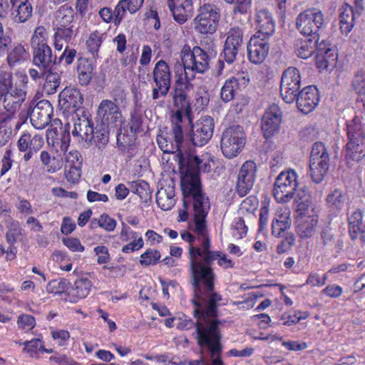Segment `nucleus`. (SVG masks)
Segmentation results:
<instances>
[{
  "label": "nucleus",
  "instance_id": "9d476101",
  "mask_svg": "<svg viewBox=\"0 0 365 365\" xmlns=\"http://www.w3.org/2000/svg\"><path fill=\"white\" fill-rule=\"evenodd\" d=\"M245 144V135L242 127L233 125L227 128L221 138V150L227 158H232L241 151Z\"/></svg>",
  "mask_w": 365,
  "mask_h": 365
},
{
  "label": "nucleus",
  "instance_id": "473e14b6",
  "mask_svg": "<svg viewBox=\"0 0 365 365\" xmlns=\"http://www.w3.org/2000/svg\"><path fill=\"white\" fill-rule=\"evenodd\" d=\"M156 203L163 210H170L176 203L175 187L168 185L160 187L156 193Z\"/></svg>",
  "mask_w": 365,
  "mask_h": 365
},
{
  "label": "nucleus",
  "instance_id": "864d4df0",
  "mask_svg": "<svg viewBox=\"0 0 365 365\" xmlns=\"http://www.w3.org/2000/svg\"><path fill=\"white\" fill-rule=\"evenodd\" d=\"M31 45L32 50L48 46V33L43 26H39L35 29L31 36Z\"/></svg>",
  "mask_w": 365,
  "mask_h": 365
},
{
  "label": "nucleus",
  "instance_id": "c756f323",
  "mask_svg": "<svg viewBox=\"0 0 365 365\" xmlns=\"http://www.w3.org/2000/svg\"><path fill=\"white\" fill-rule=\"evenodd\" d=\"M257 31L255 35L269 37L274 31L275 24L271 13L267 9H262L256 14Z\"/></svg>",
  "mask_w": 365,
  "mask_h": 365
},
{
  "label": "nucleus",
  "instance_id": "09e8293b",
  "mask_svg": "<svg viewBox=\"0 0 365 365\" xmlns=\"http://www.w3.org/2000/svg\"><path fill=\"white\" fill-rule=\"evenodd\" d=\"M258 200L256 197L250 195L242 200L240 205L238 214L241 217H244L247 220L255 219L256 217L254 214L257 210Z\"/></svg>",
  "mask_w": 365,
  "mask_h": 365
},
{
  "label": "nucleus",
  "instance_id": "b1692460",
  "mask_svg": "<svg viewBox=\"0 0 365 365\" xmlns=\"http://www.w3.org/2000/svg\"><path fill=\"white\" fill-rule=\"evenodd\" d=\"M295 201L297 203L296 219L309 218L312 216H318L317 207L312 204L311 197L305 187L299 188L296 193Z\"/></svg>",
  "mask_w": 365,
  "mask_h": 365
},
{
  "label": "nucleus",
  "instance_id": "bb28decb",
  "mask_svg": "<svg viewBox=\"0 0 365 365\" xmlns=\"http://www.w3.org/2000/svg\"><path fill=\"white\" fill-rule=\"evenodd\" d=\"M29 113L23 110L16 115V113L6 110L0 112V130H10L17 133L26 122Z\"/></svg>",
  "mask_w": 365,
  "mask_h": 365
},
{
  "label": "nucleus",
  "instance_id": "f03ea898",
  "mask_svg": "<svg viewBox=\"0 0 365 365\" xmlns=\"http://www.w3.org/2000/svg\"><path fill=\"white\" fill-rule=\"evenodd\" d=\"M183 195V208L179 211V221L188 220L189 212L193 216V231L197 235L198 240H203L204 247L209 244V235L206 217L210 209L208 197L202 190L201 184L197 175L191 180L184 182L182 187Z\"/></svg>",
  "mask_w": 365,
  "mask_h": 365
},
{
  "label": "nucleus",
  "instance_id": "0eeeda50",
  "mask_svg": "<svg viewBox=\"0 0 365 365\" xmlns=\"http://www.w3.org/2000/svg\"><path fill=\"white\" fill-rule=\"evenodd\" d=\"M297 174L294 170L282 172L277 178L273 189V195L278 202H289L299 190Z\"/></svg>",
  "mask_w": 365,
  "mask_h": 365
},
{
  "label": "nucleus",
  "instance_id": "5701e85b",
  "mask_svg": "<svg viewBox=\"0 0 365 365\" xmlns=\"http://www.w3.org/2000/svg\"><path fill=\"white\" fill-rule=\"evenodd\" d=\"M122 227L120 232V240L123 242L129 243L122 247V252L128 254L138 251L144 246V241L140 233L133 230L127 224L122 222Z\"/></svg>",
  "mask_w": 365,
  "mask_h": 365
},
{
  "label": "nucleus",
  "instance_id": "a211bd4d",
  "mask_svg": "<svg viewBox=\"0 0 365 365\" xmlns=\"http://www.w3.org/2000/svg\"><path fill=\"white\" fill-rule=\"evenodd\" d=\"M282 112L279 107L273 104L265 111L262 118L261 128L265 138H269L279 130Z\"/></svg>",
  "mask_w": 365,
  "mask_h": 365
},
{
  "label": "nucleus",
  "instance_id": "69168bd1",
  "mask_svg": "<svg viewBox=\"0 0 365 365\" xmlns=\"http://www.w3.org/2000/svg\"><path fill=\"white\" fill-rule=\"evenodd\" d=\"M24 351L29 353V356L32 358H37V351L43 347V342L40 339H33L30 341H24Z\"/></svg>",
  "mask_w": 365,
  "mask_h": 365
},
{
  "label": "nucleus",
  "instance_id": "20e7f679",
  "mask_svg": "<svg viewBox=\"0 0 365 365\" xmlns=\"http://www.w3.org/2000/svg\"><path fill=\"white\" fill-rule=\"evenodd\" d=\"M197 331L198 344L207 347L210 351L211 356L213 357L211 365H223L220 356L222 346L220 342L221 336L217 323L214 322L205 327L198 326Z\"/></svg>",
  "mask_w": 365,
  "mask_h": 365
},
{
  "label": "nucleus",
  "instance_id": "774afa93",
  "mask_svg": "<svg viewBox=\"0 0 365 365\" xmlns=\"http://www.w3.org/2000/svg\"><path fill=\"white\" fill-rule=\"evenodd\" d=\"M353 88L359 95H365V71H359L352 83Z\"/></svg>",
  "mask_w": 365,
  "mask_h": 365
},
{
  "label": "nucleus",
  "instance_id": "3c124183",
  "mask_svg": "<svg viewBox=\"0 0 365 365\" xmlns=\"http://www.w3.org/2000/svg\"><path fill=\"white\" fill-rule=\"evenodd\" d=\"M29 53L21 44L16 45L9 53L7 61L9 66H14L21 63L29 58Z\"/></svg>",
  "mask_w": 365,
  "mask_h": 365
},
{
  "label": "nucleus",
  "instance_id": "e433bc0d",
  "mask_svg": "<svg viewBox=\"0 0 365 365\" xmlns=\"http://www.w3.org/2000/svg\"><path fill=\"white\" fill-rule=\"evenodd\" d=\"M78 78L81 86H88L93 78V66L86 58L80 57L77 60Z\"/></svg>",
  "mask_w": 365,
  "mask_h": 365
},
{
  "label": "nucleus",
  "instance_id": "2eb2a0df",
  "mask_svg": "<svg viewBox=\"0 0 365 365\" xmlns=\"http://www.w3.org/2000/svg\"><path fill=\"white\" fill-rule=\"evenodd\" d=\"M27 76H22V83L15 84L1 98V102L5 110L16 113L27 96Z\"/></svg>",
  "mask_w": 365,
  "mask_h": 365
},
{
  "label": "nucleus",
  "instance_id": "423d86ee",
  "mask_svg": "<svg viewBox=\"0 0 365 365\" xmlns=\"http://www.w3.org/2000/svg\"><path fill=\"white\" fill-rule=\"evenodd\" d=\"M325 24V17L322 11L317 8H309L299 14L296 19V27L304 36L315 39L319 30Z\"/></svg>",
  "mask_w": 365,
  "mask_h": 365
},
{
  "label": "nucleus",
  "instance_id": "4d7b16f0",
  "mask_svg": "<svg viewBox=\"0 0 365 365\" xmlns=\"http://www.w3.org/2000/svg\"><path fill=\"white\" fill-rule=\"evenodd\" d=\"M160 257L158 250L148 249L140 255V264L143 266L155 265L160 261Z\"/></svg>",
  "mask_w": 365,
  "mask_h": 365
},
{
  "label": "nucleus",
  "instance_id": "0e129e2a",
  "mask_svg": "<svg viewBox=\"0 0 365 365\" xmlns=\"http://www.w3.org/2000/svg\"><path fill=\"white\" fill-rule=\"evenodd\" d=\"M54 35L56 38L61 39L66 43H69L75 36L73 26L65 27L57 26Z\"/></svg>",
  "mask_w": 365,
  "mask_h": 365
},
{
  "label": "nucleus",
  "instance_id": "603ef678",
  "mask_svg": "<svg viewBox=\"0 0 365 365\" xmlns=\"http://www.w3.org/2000/svg\"><path fill=\"white\" fill-rule=\"evenodd\" d=\"M131 191L137 195L142 202H147L151 200V191L149 184L143 180L130 182Z\"/></svg>",
  "mask_w": 365,
  "mask_h": 365
},
{
  "label": "nucleus",
  "instance_id": "a18cd8bd",
  "mask_svg": "<svg viewBox=\"0 0 365 365\" xmlns=\"http://www.w3.org/2000/svg\"><path fill=\"white\" fill-rule=\"evenodd\" d=\"M42 71L45 76L43 91L48 95L55 93L61 84L60 75L57 72L52 71L51 68Z\"/></svg>",
  "mask_w": 365,
  "mask_h": 365
},
{
  "label": "nucleus",
  "instance_id": "7ed1b4c3",
  "mask_svg": "<svg viewBox=\"0 0 365 365\" xmlns=\"http://www.w3.org/2000/svg\"><path fill=\"white\" fill-rule=\"evenodd\" d=\"M348 142L346 145V158L360 160L364 155L365 132L359 118L355 116L346 122Z\"/></svg>",
  "mask_w": 365,
  "mask_h": 365
},
{
  "label": "nucleus",
  "instance_id": "72a5a7b5",
  "mask_svg": "<svg viewBox=\"0 0 365 365\" xmlns=\"http://www.w3.org/2000/svg\"><path fill=\"white\" fill-rule=\"evenodd\" d=\"M318 224V216L309 217L295 220V229L298 236L302 239H307L312 237Z\"/></svg>",
  "mask_w": 365,
  "mask_h": 365
},
{
  "label": "nucleus",
  "instance_id": "a19ab883",
  "mask_svg": "<svg viewBox=\"0 0 365 365\" xmlns=\"http://www.w3.org/2000/svg\"><path fill=\"white\" fill-rule=\"evenodd\" d=\"M93 284L88 278L77 279L73 287L70 290L69 294L73 298V301L86 298L90 293Z\"/></svg>",
  "mask_w": 365,
  "mask_h": 365
},
{
  "label": "nucleus",
  "instance_id": "393cba45",
  "mask_svg": "<svg viewBox=\"0 0 365 365\" xmlns=\"http://www.w3.org/2000/svg\"><path fill=\"white\" fill-rule=\"evenodd\" d=\"M83 101L80 91L75 87H66L59 94V105L68 112H75Z\"/></svg>",
  "mask_w": 365,
  "mask_h": 365
},
{
  "label": "nucleus",
  "instance_id": "f3484780",
  "mask_svg": "<svg viewBox=\"0 0 365 365\" xmlns=\"http://www.w3.org/2000/svg\"><path fill=\"white\" fill-rule=\"evenodd\" d=\"M218 14L212 4H204L195 19V29L201 34H212L216 31Z\"/></svg>",
  "mask_w": 365,
  "mask_h": 365
},
{
  "label": "nucleus",
  "instance_id": "2f4dec72",
  "mask_svg": "<svg viewBox=\"0 0 365 365\" xmlns=\"http://www.w3.org/2000/svg\"><path fill=\"white\" fill-rule=\"evenodd\" d=\"M33 63L41 70H49L55 63L51 48L49 46L33 49Z\"/></svg>",
  "mask_w": 365,
  "mask_h": 365
},
{
  "label": "nucleus",
  "instance_id": "a878e982",
  "mask_svg": "<svg viewBox=\"0 0 365 365\" xmlns=\"http://www.w3.org/2000/svg\"><path fill=\"white\" fill-rule=\"evenodd\" d=\"M167 4L175 21L182 24L192 16L193 11L192 0H168Z\"/></svg>",
  "mask_w": 365,
  "mask_h": 365
},
{
  "label": "nucleus",
  "instance_id": "bf43d9fd",
  "mask_svg": "<svg viewBox=\"0 0 365 365\" xmlns=\"http://www.w3.org/2000/svg\"><path fill=\"white\" fill-rule=\"evenodd\" d=\"M322 159H329V155L324 145L321 142H316L312 145L309 161Z\"/></svg>",
  "mask_w": 365,
  "mask_h": 365
},
{
  "label": "nucleus",
  "instance_id": "f257e3e1",
  "mask_svg": "<svg viewBox=\"0 0 365 365\" xmlns=\"http://www.w3.org/2000/svg\"><path fill=\"white\" fill-rule=\"evenodd\" d=\"M190 247L191 284L193 290L192 302L195 305V315L203 317H215L217 315L219 302L222 296L215 290V274L210 264L217 259V264L223 269L233 268L235 263L227 256L217 251H210V239L207 247Z\"/></svg>",
  "mask_w": 365,
  "mask_h": 365
},
{
  "label": "nucleus",
  "instance_id": "c85d7f7f",
  "mask_svg": "<svg viewBox=\"0 0 365 365\" xmlns=\"http://www.w3.org/2000/svg\"><path fill=\"white\" fill-rule=\"evenodd\" d=\"M291 227L290 211L287 208L277 210L272 223V233L276 237H281Z\"/></svg>",
  "mask_w": 365,
  "mask_h": 365
},
{
  "label": "nucleus",
  "instance_id": "dca6fc26",
  "mask_svg": "<svg viewBox=\"0 0 365 365\" xmlns=\"http://www.w3.org/2000/svg\"><path fill=\"white\" fill-rule=\"evenodd\" d=\"M213 130V118L207 115L201 117L191 126L190 140L195 146H203L211 139Z\"/></svg>",
  "mask_w": 365,
  "mask_h": 365
},
{
  "label": "nucleus",
  "instance_id": "9b49d317",
  "mask_svg": "<svg viewBox=\"0 0 365 365\" xmlns=\"http://www.w3.org/2000/svg\"><path fill=\"white\" fill-rule=\"evenodd\" d=\"M243 41V32L240 27L231 28L227 34V38L224 45L223 53L220 55L219 60V73H221L224 68V61L231 65L236 60L239 49Z\"/></svg>",
  "mask_w": 365,
  "mask_h": 365
},
{
  "label": "nucleus",
  "instance_id": "39448f33",
  "mask_svg": "<svg viewBox=\"0 0 365 365\" xmlns=\"http://www.w3.org/2000/svg\"><path fill=\"white\" fill-rule=\"evenodd\" d=\"M181 58L182 64L176 66L181 72L202 73L209 68L210 58L199 46H194L190 50L189 46H185L181 51Z\"/></svg>",
  "mask_w": 365,
  "mask_h": 365
},
{
  "label": "nucleus",
  "instance_id": "6e6552de",
  "mask_svg": "<svg viewBox=\"0 0 365 365\" xmlns=\"http://www.w3.org/2000/svg\"><path fill=\"white\" fill-rule=\"evenodd\" d=\"M172 71L168 63L159 60L154 66L152 79L154 86L152 89V98L155 101L165 98L171 87Z\"/></svg>",
  "mask_w": 365,
  "mask_h": 365
},
{
  "label": "nucleus",
  "instance_id": "ddd939ff",
  "mask_svg": "<svg viewBox=\"0 0 365 365\" xmlns=\"http://www.w3.org/2000/svg\"><path fill=\"white\" fill-rule=\"evenodd\" d=\"M96 118L100 123L110 128H118L123 122V115L115 101L102 100L97 108Z\"/></svg>",
  "mask_w": 365,
  "mask_h": 365
},
{
  "label": "nucleus",
  "instance_id": "412c9836",
  "mask_svg": "<svg viewBox=\"0 0 365 365\" xmlns=\"http://www.w3.org/2000/svg\"><path fill=\"white\" fill-rule=\"evenodd\" d=\"M250 81L247 73H238L235 76L227 79L220 91V98L222 101H231L237 94L238 91L246 87Z\"/></svg>",
  "mask_w": 365,
  "mask_h": 365
},
{
  "label": "nucleus",
  "instance_id": "8fccbe9b",
  "mask_svg": "<svg viewBox=\"0 0 365 365\" xmlns=\"http://www.w3.org/2000/svg\"><path fill=\"white\" fill-rule=\"evenodd\" d=\"M295 52L297 55L303 59L311 57L315 52V42L311 37L309 39H299L295 43Z\"/></svg>",
  "mask_w": 365,
  "mask_h": 365
},
{
  "label": "nucleus",
  "instance_id": "338daca9",
  "mask_svg": "<svg viewBox=\"0 0 365 365\" xmlns=\"http://www.w3.org/2000/svg\"><path fill=\"white\" fill-rule=\"evenodd\" d=\"M98 225L107 232H113L117 225V222L107 214H102L98 220Z\"/></svg>",
  "mask_w": 365,
  "mask_h": 365
},
{
  "label": "nucleus",
  "instance_id": "680f3d73",
  "mask_svg": "<svg viewBox=\"0 0 365 365\" xmlns=\"http://www.w3.org/2000/svg\"><path fill=\"white\" fill-rule=\"evenodd\" d=\"M282 237H283L284 239L277 247V252L278 254H284L287 252L295 243V237L292 232L283 233Z\"/></svg>",
  "mask_w": 365,
  "mask_h": 365
},
{
  "label": "nucleus",
  "instance_id": "6e6d98bb",
  "mask_svg": "<svg viewBox=\"0 0 365 365\" xmlns=\"http://www.w3.org/2000/svg\"><path fill=\"white\" fill-rule=\"evenodd\" d=\"M245 219L244 217L238 216L233 220L231 225L233 237L239 240L246 236L248 227L245 223Z\"/></svg>",
  "mask_w": 365,
  "mask_h": 365
},
{
  "label": "nucleus",
  "instance_id": "4c0bfd02",
  "mask_svg": "<svg viewBox=\"0 0 365 365\" xmlns=\"http://www.w3.org/2000/svg\"><path fill=\"white\" fill-rule=\"evenodd\" d=\"M115 129L110 126H106L102 123H99L93 128V133L89 141H92L93 144L101 150H103L109 141L110 130Z\"/></svg>",
  "mask_w": 365,
  "mask_h": 365
},
{
  "label": "nucleus",
  "instance_id": "f704fd0d",
  "mask_svg": "<svg viewBox=\"0 0 365 365\" xmlns=\"http://www.w3.org/2000/svg\"><path fill=\"white\" fill-rule=\"evenodd\" d=\"M339 26L342 34L347 35L354 27L355 14L352 6L344 4L339 10Z\"/></svg>",
  "mask_w": 365,
  "mask_h": 365
},
{
  "label": "nucleus",
  "instance_id": "37998d69",
  "mask_svg": "<svg viewBox=\"0 0 365 365\" xmlns=\"http://www.w3.org/2000/svg\"><path fill=\"white\" fill-rule=\"evenodd\" d=\"M74 18V11L73 9L65 4L61 6L56 13L55 22L56 26H72Z\"/></svg>",
  "mask_w": 365,
  "mask_h": 365
},
{
  "label": "nucleus",
  "instance_id": "13d9d810",
  "mask_svg": "<svg viewBox=\"0 0 365 365\" xmlns=\"http://www.w3.org/2000/svg\"><path fill=\"white\" fill-rule=\"evenodd\" d=\"M68 284V282L65 279H53L48 283L46 290L50 293L60 294L67 290Z\"/></svg>",
  "mask_w": 365,
  "mask_h": 365
},
{
  "label": "nucleus",
  "instance_id": "4468645a",
  "mask_svg": "<svg viewBox=\"0 0 365 365\" xmlns=\"http://www.w3.org/2000/svg\"><path fill=\"white\" fill-rule=\"evenodd\" d=\"M31 102L24 113L29 110L28 117L30 118L31 125L38 130L45 128L51 120L53 108L51 103L47 100L38 101L33 108Z\"/></svg>",
  "mask_w": 365,
  "mask_h": 365
},
{
  "label": "nucleus",
  "instance_id": "c9c22d12",
  "mask_svg": "<svg viewBox=\"0 0 365 365\" xmlns=\"http://www.w3.org/2000/svg\"><path fill=\"white\" fill-rule=\"evenodd\" d=\"M93 123L88 117L78 118L73 124L72 134L74 137L78 136L82 140L88 141L93 133Z\"/></svg>",
  "mask_w": 365,
  "mask_h": 365
},
{
  "label": "nucleus",
  "instance_id": "aec40b11",
  "mask_svg": "<svg viewBox=\"0 0 365 365\" xmlns=\"http://www.w3.org/2000/svg\"><path fill=\"white\" fill-rule=\"evenodd\" d=\"M257 167L255 162L247 160L242 165L237 183V192L240 197L245 196L252 188L255 177Z\"/></svg>",
  "mask_w": 365,
  "mask_h": 365
},
{
  "label": "nucleus",
  "instance_id": "58836bf2",
  "mask_svg": "<svg viewBox=\"0 0 365 365\" xmlns=\"http://www.w3.org/2000/svg\"><path fill=\"white\" fill-rule=\"evenodd\" d=\"M364 214L360 209H356L347 214L349 234L351 240L358 239L363 221Z\"/></svg>",
  "mask_w": 365,
  "mask_h": 365
},
{
  "label": "nucleus",
  "instance_id": "4be33fe9",
  "mask_svg": "<svg viewBox=\"0 0 365 365\" xmlns=\"http://www.w3.org/2000/svg\"><path fill=\"white\" fill-rule=\"evenodd\" d=\"M298 109L303 113L307 114L312 112L319 101L318 89L314 86L304 88L296 97Z\"/></svg>",
  "mask_w": 365,
  "mask_h": 365
},
{
  "label": "nucleus",
  "instance_id": "7c9ffc66",
  "mask_svg": "<svg viewBox=\"0 0 365 365\" xmlns=\"http://www.w3.org/2000/svg\"><path fill=\"white\" fill-rule=\"evenodd\" d=\"M10 2L14 22L25 23L32 16L33 7L29 0H14Z\"/></svg>",
  "mask_w": 365,
  "mask_h": 365
},
{
  "label": "nucleus",
  "instance_id": "f8f14e48",
  "mask_svg": "<svg viewBox=\"0 0 365 365\" xmlns=\"http://www.w3.org/2000/svg\"><path fill=\"white\" fill-rule=\"evenodd\" d=\"M301 87L299 71L295 67H289L282 73L280 83V95L287 103L295 101Z\"/></svg>",
  "mask_w": 365,
  "mask_h": 365
},
{
  "label": "nucleus",
  "instance_id": "c03bdc74",
  "mask_svg": "<svg viewBox=\"0 0 365 365\" xmlns=\"http://www.w3.org/2000/svg\"><path fill=\"white\" fill-rule=\"evenodd\" d=\"M40 161L48 173H54L63 166L61 158L51 155L48 151L42 150L40 153Z\"/></svg>",
  "mask_w": 365,
  "mask_h": 365
},
{
  "label": "nucleus",
  "instance_id": "1a4fd4ad",
  "mask_svg": "<svg viewBox=\"0 0 365 365\" xmlns=\"http://www.w3.org/2000/svg\"><path fill=\"white\" fill-rule=\"evenodd\" d=\"M173 128L167 136H159L157 139L160 148L167 153H177L180 161L184 160L183 122L172 119Z\"/></svg>",
  "mask_w": 365,
  "mask_h": 365
},
{
  "label": "nucleus",
  "instance_id": "5fc2aeb1",
  "mask_svg": "<svg viewBox=\"0 0 365 365\" xmlns=\"http://www.w3.org/2000/svg\"><path fill=\"white\" fill-rule=\"evenodd\" d=\"M346 195L339 190H334L327 197V202L329 206L334 209L340 210L344 206L346 202Z\"/></svg>",
  "mask_w": 365,
  "mask_h": 365
},
{
  "label": "nucleus",
  "instance_id": "cd10ccee",
  "mask_svg": "<svg viewBox=\"0 0 365 365\" xmlns=\"http://www.w3.org/2000/svg\"><path fill=\"white\" fill-rule=\"evenodd\" d=\"M173 101L178 110L172 119L178 122H183L186 120L188 123L192 122V110L188 95H173Z\"/></svg>",
  "mask_w": 365,
  "mask_h": 365
},
{
  "label": "nucleus",
  "instance_id": "de8ad7c7",
  "mask_svg": "<svg viewBox=\"0 0 365 365\" xmlns=\"http://www.w3.org/2000/svg\"><path fill=\"white\" fill-rule=\"evenodd\" d=\"M337 53L336 48L328 49L326 53L316 55V64L319 69L334 68L336 64Z\"/></svg>",
  "mask_w": 365,
  "mask_h": 365
},
{
  "label": "nucleus",
  "instance_id": "ea45409f",
  "mask_svg": "<svg viewBox=\"0 0 365 365\" xmlns=\"http://www.w3.org/2000/svg\"><path fill=\"white\" fill-rule=\"evenodd\" d=\"M329 159L309 161L310 175L316 183L321 182L329 170Z\"/></svg>",
  "mask_w": 365,
  "mask_h": 365
},
{
  "label": "nucleus",
  "instance_id": "052dcab7",
  "mask_svg": "<svg viewBox=\"0 0 365 365\" xmlns=\"http://www.w3.org/2000/svg\"><path fill=\"white\" fill-rule=\"evenodd\" d=\"M35 318L27 314H21L18 317L17 325L19 329L24 330L25 332H28L32 330L36 326Z\"/></svg>",
  "mask_w": 365,
  "mask_h": 365
},
{
  "label": "nucleus",
  "instance_id": "49530a36",
  "mask_svg": "<svg viewBox=\"0 0 365 365\" xmlns=\"http://www.w3.org/2000/svg\"><path fill=\"white\" fill-rule=\"evenodd\" d=\"M175 87L189 93L194 88L193 84L191 83L195 79V75L192 73L181 72L180 69L175 67Z\"/></svg>",
  "mask_w": 365,
  "mask_h": 365
},
{
  "label": "nucleus",
  "instance_id": "79ce46f5",
  "mask_svg": "<svg viewBox=\"0 0 365 365\" xmlns=\"http://www.w3.org/2000/svg\"><path fill=\"white\" fill-rule=\"evenodd\" d=\"M105 34L95 31L89 34L86 41V49L93 58L99 57V50L104 39Z\"/></svg>",
  "mask_w": 365,
  "mask_h": 365
},
{
  "label": "nucleus",
  "instance_id": "6ab92c4d",
  "mask_svg": "<svg viewBox=\"0 0 365 365\" xmlns=\"http://www.w3.org/2000/svg\"><path fill=\"white\" fill-rule=\"evenodd\" d=\"M267 38L253 35L250 39L247 46V56L252 63L260 64L267 58L269 50Z\"/></svg>",
  "mask_w": 365,
  "mask_h": 365
},
{
  "label": "nucleus",
  "instance_id": "e2e57ef3",
  "mask_svg": "<svg viewBox=\"0 0 365 365\" xmlns=\"http://www.w3.org/2000/svg\"><path fill=\"white\" fill-rule=\"evenodd\" d=\"M51 335L59 346H66L71 336L67 330L58 329H51Z\"/></svg>",
  "mask_w": 365,
  "mask_h": 365
}]
</instances>
